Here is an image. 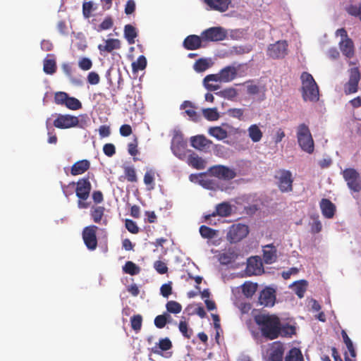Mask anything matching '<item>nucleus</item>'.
I'll return each mask as SVG.
<instances>
[{
    "instance_id": "1",
    "label": "nucleus",
    "mask_w": 361,
    "mask_h": 361,
    "mask_svg": "<svg viewBox=\"0 0 361 361\" xmlns=\"http://www.w3.org/2000/svg\"><path fill=\"white\" fill-rule=\"evenodd\" d=\"M255 322L263 337L274 340L279 336L291 337L295 334V327L289 324H282L274 314L260 313L255 316Z\"/></svg>"
},
{
    "instance_id": "2",
    "label": "nucleus",
    "mask_w": 361,
    "mask_h": 361,
    "mask_svg": "<svg viewBox=\"0 0 361 361\" xmlns=\"http://www.w3.org/2000/svg\"><path fill=\"white\" fill-rule=\"evenodd\" d=\"M300 80L302 97L304 101L317 102L319 99V91L313 76L307 72H302Z\"/></svg>"
},
{
    "instance_id": "3",
    "label": "nucleus",
    "mask_w": 361,
    "mask_h": 361,
    "mask_svg": "<svg viewBox=\"0 0 361 361\" xmlns=\"http://www.w3.org/2000/svg\"><path fill=\"white\" fill-rule=\"evenodd\" d=\"M92 189V185L89 178H82L76 183L75 195L78 198V207L87 209L90 207V202H86L89 198Z\"/></svg>"
},
{
    "instance_id": "4",
    "label": "nucleus",
    "mask_w": 361,
    "mask_h": 361,
    "mask_svg": "<svg viewBox=\"0 0 361 361\" xmlns=\"http://www.w3.org/2000/svg\"><path fill=\"white\" fill-rule=\"evenodd\" d=\"M297 139L299 146L301 149L308 153L312 154L314 149V140L309 129V127L301 123L297 128Z\"/></svg>"
},
{
    "instance_id": "5",
    "label": "nucleus",
    "mask_w": 361,
    "mask_h": 361,
    "mask_svg": "<svg viewBox=\"0 0 361 361\" xmlns=\"http://www.w3.org/2000/svg\"><path fill=\"white\" fill-rule=\"evenodd\" d=\"M249 233V228L243 224L231 225L226 233V239L231 243H236L245 238Z\"/></svg>"
},
{
    "instance_id": "6",
    "label": "nucleus",
    "mask_w": 361,
    "mask_h": 361,
    "mask_svg": "<svg viewBox=\"0 0 361 361\" xmlns=\"http://www.w3.org/2000/svg\"><path fill=\"white\" fill-rule=\"evenodd\" d=\"M275 178L277 180V185L281 192L293 191V178L290 171L279 169L276 172Z\"/></svg>"
},
{
    "instance_id": "7",
    "label": "nucleus",
    "mask_w": 361,
    "mask_h": 361,
    "mask_svg": "<svg viewBox=\"0 0 361 361\" xmlns=\"http://www.w3.org/2000/svg\"><path fill=\"white\" fill-rule=\"evenodd\" d=\"M343 177L346 181L350 190L355 192L361 191V177L360 173L353 168H348L343 170Z\"/></svg>"
},
{
    "instance_id": "8",
    "label": "nucleus",
    "mask_w": 361,
    "mask_h": 361,
    "mask_svg": "<svg viewBox=\"0 0 361 361\" xmlns=\"http://www.w3.org/2000/svg\"><path fill=\"white\" fill-rule=\"evenodd\" d=\"M348 71L349 79L343 85V91L346 95L358 91V84L360 80V72L357 67L352 68Z\"/></svg>"
},
{
    "instance_id": "9",
    "label": "nucleus",
    "mask_w": 361,
    "mask_h": 361,
    "mask_svg": "<svg viewBox=\"0 0 361 361\" xmlns=\"http://www.w3.org/2000/svg\"><path fill=\"white\" fill-rule=\"evenodd\" d=\"M237 76V69L234 66H228L222 68L216 74H210L207 75V80H214L219 82H229L234 80Z\"/></svg>"
},
{
    "instance_id": "10",
    "label": "nucleus",
    "mask_w": 361,
    "mask_h": 361,
    "mask_svg": "<svg viewBox=\"0 0 361 361\" xmlns=\"http://www.w3.org/2000/svg\"><path fill=\"white\" fill-rule=\"evenodd\" d=\"M288 44L286 40L271 44L267 48V55L274 59H283L288 54Z\"/></svg>"
},
{
    "instance_id": "11",
    "label": "nucleus",
    "mask_w": 361,
    "mask_h": 361,
    "mask_svg": "<svg viewBox=\"0 0 361 361\" xmlns=\"http://www.w3.org/2000/svg\"><path fill=\"white\" fill-rule=\"evenodd\" d=\"M209 171L212 176L223 180H230L236 176V173L233 169L224 165L212 166Z\"/></svg>"
},
{
    "instance_id": "12",
    "label": "nucleus",
    "mask_w": 361,
    "mask_h": 361,
    "mask_svg": "<svg viewBox=\"0 0 361 361\" xmlns=\"http://www.w3.org/2000/svg\"><path fill=\"white\" fill-rule=\"evenodd\" d=\"M97 226L92 225L86 226L82 231L84 243L90 250H94L97 247Z\"/></svg>"
},
{
    "instance_id": "13",
    "label": "nucleus",
    "mask_w": 361,
    "mask_h": 361,
    "mask_svg": "<svg viewBox=\"0 0 361 361\" xmlns=\"http://www.w3.org/2000/svg\"><path fill=\"white\" fill-rule=\"evenodd\" d=\"M79 120L77 116L70 114H58L54 121V127L60 129L71 128L78 126Z\"/></svg>"
},
{
    "instance_id": "14",
    "label": "nucleus",
    "mask_w": 361,
    "mask_h": 361,
    "mask_svg": "<svg viewBox=\"0 0 361 361\" xmlns=\"http://www.w3.org/2000/svg\"><path fill=\"white\" fill-rule=\"evenodd\" d=\"M187 142L184 140L183 136L180 133H176L171 140V150L173 153L180 159L185 157V149Z\"/></svg>"
},
{
    "instance_id": "15",
    "label": "nucleus",
    "mask_w": 361,
    "mask_h": 361,
    "mask_svg": "<svg viewBox=\"0 0 361 361\" xmlns=\"http://www.w3.org/2000/svg\"><path fill=\"white\" fill-rule=\"evenodd\" d=\"M226 37V32L221 27H212L202 32L203 41H222Z\"/></svg>"
},
{
    "instance_id": "16",
    "label": "nucleus",
    "mask_w": 361,
    "mask_h": 361,
    "mask_svg": "<svg viewBox=\"0 0 361 361\" xmlns=\"http://www.w3.org/2000/svg\"><path fill=\"white\" fill-rule=\"evenodd\" d=\"M232 212L233 209L231 204L228 202H223L216 205L215 211L211 214H206L204 216V219L205 221L211 224V217H215L216 216L228 217L232 214Z\"/></svg>"
},
{
    "instance_id": "17",
    "label": "nucleus",
    "mask_w": 361,
    "mask_h": 361,
    "mask_svg": "<svg viewBox=\"0 0 361 361\" xmlns=\"http://www.w3.org/2000/svg\"><path fill=\"white\" fill-rule=\"evenodd\" d=\"M263 271V265L261 259L257 257H251L247 259L246 272L249 276L259 275Z\"/></svg>"
},
{
    "instance_id": "18",
    "label": "nucleus",
    "mask_w": 361,
    "mask_h": 361,
    "mask_svg": "<svg viewBox=\"0 0 361 361\" xmlns=\"http://www.w3.org/2000/svg\"><path fill=\"white\" fill-rule=\"evenodd\" d=\"M276 301L275 290L271 288L262 290L259 296V303L264 307L274 306Z\"/></svg>"
},
{
    "instance_id": "19",
    "label": "nucleus",
    "mask_w": 361,
    "mask_h": 361,
    "mask_svg": "<svg viewBox=\"0 0 361 361\" xmlns=\"http://www.w3.org/2000/svg\"><path fill=\"white\" fill-rule=\"evenodd\" d=\"M283 345L280 342H274L270 348L268 361H283Z\"/></svg>"
},
{
    "instance_id": "20",
    "label": "nucleus",
    "mask_w": 361,
    "mask_h": 361,
    "mask_svg": "<svg viewBox=\"0 0 361 361\" xmlns=\"http://www.w3.org/2000/svg\"><path fill=\"white\" fill-rule=\"evenodd\" d=\"M202 35H190L185 37L183 45L187 50H196L202 47Z\"/></svg>"
},
{
    "instance_id": "21",
    "label": "nucleus",
    "mask_w": 361,
    "mask_h": 361,
    "mask_svg": "<svg viewBox=\"0 0 361 361\" xmlns=\"http://www.w3.org/2000/svg\"><path fill=\"white\" fill-rule=\"evenodd\" d=\"M191 146L197 150L203 151L209 147L212 142L206 138L204 135H199L190 137Z\"/></svg>"
},
{
    "instance_id": "22",
    "label": "nucleus",
    "mask_w": 361,
    "mask_h": 361,
    "mask_svg": "<svg viewBox=\"0 0 361 361\" xmlns=\"http://www.w3.org/2000/svg\"><path fill=\"white\" fill-rule=\"evenodd\" d=\"M226 128L231 126L227 123H223L221 126H214L209 128V134L219 140H222L228 137V131Z\"/></svg>"
},
{
    "instance_id": "23",
    "label": "nucleus",
    "mask_w": 361,
    "mask_h": 361,
    "mask_svg": "<svg viewBox=\"0 0 361 361\" xmlns=\"http://www.w3.org/2000/svg\"><path fill=\"white\" fill-rule=\"evenodd\" d=\"M319 206L324 217L331 219L334 216L336 207L329 199H322Z\"/></svg>"
},
{
    "instance_id": "24",
    "label": "nucleus",
    "mask_w": 361,
    "mask_h": 361,
    "mask_svg": "<svg viewBox=\"0 0 361 361\" xmlns=\"http://www.w3.org/2000/svg\"><path fill=\"white\" fill-rule=\"evenodd\" d=\"M90 167V162L87 159H82L76 161L71 169V174L72 176H78L83 174Z\"/></svg>"
},
{
    "instance_id": "25",
    "label": "nucleus",
    "mask_w": 361,
    "mask_h": 361,
    "mask_svg": "<svg viewBox=\"0 0 361 361\" xmlns=\"http://www.w3.org/2000/svg\"><path fill=\"white\" fill-rule=\"evenodd\" d=\"M105 208L102 206H92L90 209V216L93 221L96 224H101L106 225L107 224L106 219H103L104 216Z\"/></svg>"
},
{
    "instance_id": "26",
    "label": "nucleus",
    "mask_w": 361,
    "mask_h": 361,
    "mask_svg": "<svg viewBox=\"0 0 361 361\" xmlns=\"http://www.w3.org/2000/svg\"><path fill=\"white\" fill-rule=\"evenodd\" d=\"M276 248L273 244L267 245L264 247L263 258L266 264H270L274 263L277 258Z\"/></svg>"
},
{
    "instance_id": "27",
    "label": "nucleus",
    "mask_w": 361,
    "mask_h": 361,
    "mask_svg": "<svg viewBox=\"0 0 361 361\" xmlns=\"http://www.w3.org/2000/svg\"><path fill=\"white\" fill-rule=\"evenodd\" d=\"M56 63L54 54H47L43 61V71L48 75H53L56 71Z\"/></svg>"
},
{
    "instance_id": "28",
    "label": "nucleus",
    "mask_w": 361,
    "mask_h": 361,
    "mask_svg": "<svg viewBox=\"0 0 361 361\" xmlns=\"http://www.w3.org/2000/svg\"><path fill=\"white\" fill-rule=\"evenodd\" d=\"M121 48V42L118 39H109L105 40L104 44H99L98 49L100 52L111 53L115 49Z\"/></svg>"
},
{
    "instance_id": "29",
    "label": "nucleus",
    "mask_w": 361,
    "mask_h": 361,
    "mask_svg": "<svg viewBox=\"0 0 361 361\" xmlns=\"http://www.w3.org/2000/svg\"><path fill=\"white\" fill-rule=\"evenodd\" d=\"M204 2L212 10L226 11L231 3L230 0H204Z\"/></svg>"
},
{
    "instance_id": "30",
    "label": "nucleus",
    "mask_w": 361,
    "mask_h": 361,
    "mask_svg": "<svg viewBox=\"0 0 361 361\" xmlns=\"http://www.w3.org/2000/svg\"><path fill=\"white\" fill-rule=\"evenodd\" d=\"M339 48L344 56L347 58H352L354 56V44L353 40L346 39V40H341L339 42Z\"/></svg>"
},
{
    "instance_id": "31",
    "label": "nucleus",
    "mask_w": 361,
    "mask_h": 361,
    "mask_svg": "<svg viewBox=\"0 0 361 361\" xmlns=\"http://www.w3.org/2000/svg\"><path fill=\"white\" fill-rule=\"evenodd\" d=\"M180 109H185V114H186L192 121L197 122L200 120V116L195 110V106L191 102L184 101L180 105Z\"/></svg>"
},
{
    "instance_id": "32",
    "label": "nucleus",
    "mask_w": 361,
    "mask_h": 361,
    "mask_svg": "<svg viewBox=\"0 0 361 361\" xmlns=\"http://www.w3.org/2000/svg\"><path fill=\"white\" fill-rule=\"evenodd\" d=\"M187 162L189 166L197 170L204 169L206 164L205 161L195 152L188 156Z\"/></svg>"
},
{
    "instance_id": "33",
    "label": "nucleus",
    "mask_w": 361,
    "mask_h": 361,
    "mask_svg": "<svg viewBox=\"0 0 361 361\" xmlns=\"http://www.w3.org/2000/svg\"><path fill=\"white\" fill-rule=\"evenodd\" d=\"M248 136L253 142H259L262 137L263 133L257 124H252L247 128Z\"/></svg>"
},
{
    "instance_id": "34",
    "label": "nucleus",
    "mask_w": 361,
    "mask_h": 361,
    "mask_svg": "<svg viewBox=\"0 0 361 361\" xmlns=\"http://www.w3.org/2000/svg\"><path fill=\"white\" fill-rule=\"evenodd\" d=\"M137 33L136 29L131 25L128 24L124 27V37L129 44L135 43V39L137 37Z\"/></svg>"
},
{
    "instance_id": "35",
    "label": "nucleus",
    "mask_w": 361,
    "mask_h": 361,
    "mask_svg": "<svg viewBox=\"0 0 361 361\" xmlns=\"http://www.w3.org/2000/svg\"><path fill=\"white\" fill-rule=\"evenodd\" d=\"M284 361H304L301 350L297 348H291L286 354Z\"/></svg>"
},
{
    "instance_id": "36",
    "label": "nucleus",
    "mask_w": 361,
    "mask_h": 361,
    "mask_svg": "<svg viewBox=\"0 0 361 361\" xmlns=\"http://www.w3.org/2000/svg\"><path fill=\"white\" fill-rule=\"evenodd\" d=\"M237 254L233 250H228L219 255V262L221 264H228L235 261Z\"/></svg>"
},
{
    "instance_id": "37",
    "label": "nucleus",
    "mask_w": 361,
    "mask_h": 361,
    "mask_svg": "<svg viewBox=\"0 0 361 361\" xmlns=\"http://www.w3.org/2000/svg\"><path fill=\"white\" fill-rule=\"evenodd\" d=\"M123 270L125 273L128 274L131 276L138 274L140 271V269L134 262L128 261L126 262L123 267Z\"/></svg>"
},
{
    "instance_id": "38",
    "label": "nucleus",
    "mask_w": 361,
    "mask_h": 361,
    "mask_svg": "<svg viewBox=\"0 0 361 361\" xmlns=\"http://www.w3.org/2000/svg\"><path fill=\"white\" fill-rule=\"evenodd\" d=\"M307 283L305 280H301L296 282L294 285V291L299 298L304 297L305 293L307 290Z\"/></svg>"
},
{
    "instance_id": "39",
    "label": "nucleus",
    "mask_w": 361,
    "mask_h": 361,
    "mask_svg": "<svg viewBox=\"0 0 361 361\" xmlns=\"http://www.w3.org/2000/svg\"><path fill=\"white\" fill-rule=\"evenodd\" d=\"M200 233L204 238L212 239L216 235L217 231L210 227L202 225L200 227Z\"/></svg>"
},
{
    "instance_id": "40",
    "label": "nucleus",
    "mask_w": 361,
    "mask_h": 361,
    "mask_svg": "<svg viewBox=\"0 0 361 361\" xmlns=\"http://www.w3.org/2000/svg\"><path fill=\"white\" fill-rule=\"evenodd\" d=\"M216 94L228 99H233V98L236 97L238 92L235 88L228 87L216 92Z\"/></svg>"
},
{
    "instance_id": "41",
    "label": "nucleus",
    "mask_w": 361,
    "mask_h": 361,
    "mask_svg": "<svg viewBox=\"0 0 361 361\" xmlns=\"http://www.w3.org/2000/svg\"><path fill=\"white\" fill-rule=\"evenodd\" d=\"M144 183L149 190L154 188V172L152 170L147 171L144 176Z\"/></svg>"
},
{
    "instance_id": "42",
    "label": "nucleus",
    "mask_w": 361,
    "mask_h": 361,
    "mask_svg": "<svg viewBox=\"0 0 361 361\" xmlns=\"http://www.w3.org/2000/svg\"><path fill=\"white\" fill-rule=\"evenodd\" d=\"M147 66V59L145 56H140L137 61L132 63V68L134 72L144 70Z\"/></svg>"
},
{
    "instance_id": "43",
    "label": "nucleus",
    "mask_w": 361,
    "mask_h": 361,
    "mask_svg": "<svg viewBox=\"0 0 361 361\" xmlns=\"http://www.w3.org/2000/svg\"><path fill=\"white\" fill-rule=\"evenodd\" d=\"M202 114L208 121H214L219 118V114L216 108L203 109Z\"/></svg>"
},
{
    "instance_id": "44",
    "label": "nucleus",
    "mask_w": 361,
    "mask_h": 361,
    "mask_svg": "<svg viewBox=\"0 0 361 361\" xmlns=\"http://www.w3.org/2000/svg\"><path fill=\"white\" fill-rule=\"evenodd\" d=\"M242 290L246 297H252L257 290V284L245 283L242 286Z\"/></svg>"
},
{
    "instance_id": "45",
    "label": "nucleus",
    "mask_w": 361,
    "mask_h": 361,
    "mask_svg": "<svg viewBox=\"0 0 361 361\" xmlns=\"http://www.w3.org/2000/svg\"><path fill=\"white\" fill-rule=\"evenodd\" d=\"M166 310L173 314H178L182 310V306L180 303L174 300L169 301L166 305Z\"/></svg>"
},
{
    "instance_id": "46",
    "label": "nucleus",
    "mask_w": 361,
    "mask_h": 361,
    "mask_svg": "<svg viewBox=\"0 0 361 361\" xmlns=\"http://www.w3.org/2000/svg\"><path fill=\"white\" fill-rule=\"evenodd\" d=\"M69 95L65 92H57L54 94V102L57 105L65 106Z\"/></svg>"
},
{
    "instance_id": "47",
    "label": "nucleus",
    "mask_w": 361,
    "mask_h": 361,
    "mask_svg": "<svg viewBox=\"0 0 361 361\" xmlns=\"http://www.w3.org/2000/svg\"><path fill=\"white\" fill-rule=\"evenodd\" d=\"M209 63L206 59H200L194 64V69L197 72H203L208 69Z\"/></svg>"
},
{
    "instance_id": "48",
    "label": "nucleus",
    "mask_w": 361,
    "mask_h": 361,
    "mask_svg": "<svg viewBox=\"0 0 361 361\" xmlns=\"http://www.w3.org/2000/svg\"><path fill=\"white\" fill-rule=\"evenodd\" d=\"M124 173L128 181L131 183L137 182V178L135 170L132 166H126L124 168Z\"/></svg>"
},
{
    "instance_id": "49",
    "label": "nucleus",
    "mask_w": 361,
    "mask_h": 361,
    "mask_svg": "<svg viewBox=\"0 0 361 361\" xmlns=\"http://www.w3.org/2000/svg\"><path fill=\"white\" fill-rule=\"evenodd\" d=\"M65 106L71 110H78L82 108V104L78 99L69 96Z\"/></svg>"
},
{
    "instance_id": "50",
    "label": "nucleus",
    "mask_w": 361,
    "mask_h": 361,
    "mask_svg": "<svg viewBox=\"0 0 361 361\" xmlns=\"http://www.w3.org/2000/svg\"><path fill=\"white\" fill-rule=\"evenodd\" d=\"M130 323L132 329L135 331H139L141 329L142 324V317L140 314L133 315L130 318Z\"/></svg>"
},
{
    "instance_id": "51",
    "label": "nucleus",
    "mask_w": 361,
    "mask_h": 361,
    "mask_svg": "<svg viewBox=\"0 0 361 361\" xmlns=\"http://www.w3.org/2000/svg\"><path fill=\"white\" fill-rule=\"evenodd\" d=\"M170 317L168 314L158 315L154 319V325L159 329H162L166 326L168 318Z\"/></svg>"
},
{
    "instance_id": "52",
    "label": "nucleus",
    "mask_w": 361,
    "mask_h": 361,
    "mask_svg": "<svg viewBox=\"0 0 361 361\" xmlns=\"http://www.w3.org/2000/svg\"><path fill=\"white\" fill-rule=\"evenodd\" d=\"M62 69L65 74L70 78V80L76 85H81L82 82L79 79L73 78L72 76V68L69 64L64 63L62 65Z\"/></svg>"
},
{
    "instance_id": "53",
    "label": "nucleus",
    "mask_w": 361,
    "mask_h": 361,
    "mask_svg": "<svg viewBox=\"0 0 361 361\" xmlns=\"http://www.w3.org/2000/svg\"><path fill=\"white\" fill-rule=\"evenodd\" d=\"M114 25V20L111 16H107L104 18V20L101 23V24L98 26L97 31L101 32L102 30H106L111 29Z\"/></svg>"
},
{
    "instance_id": "54",
    "label": "nucleus",
    "mask_w": 361,
    "mask_h": 361,
    "mask_svg": "<svg viewBox=\"0 0 361 361\" xmlns=\"http://www.w3.org/2000/svg\"><path fill=\"white\" fill-rule=\"evenodd\" d=\"M125 226L126 229L133 234H137L139 232V228L137 224L131 219H126Z\"/></svg>"
},
{
    "instance_id": "55",
    "label": "nucleus",
    "mask_w": 361,
    "mask_h": 361,
    "mask_svg": "<svg viewBox=\"0 0 361 361\" xmlns=\"http://www.w3.org/2000/svg\"><path fill=\"white\" fill-rule=\"evenodd\" d=\"M228 115L233 118L239 119L240 121L243 119L244 109L241 108H233L228 111Z\"/></svg>"
},
{
    "instance_id": "56",
    "label": "nucleus",
    "mask_w": 361,
    "mask_h": 361,
    "mask_svg": "<svg viewBox=\"0 0 361 361\" xmlns=\"http://www.w3.org/2000/svg\"><path fill=\"white\" fill-rule=\"evenodd\" d=\"M346 11L350 16L358 17L360 19L361 17V8L356 5H350L346 8Z\"/></svg>"
},
{
    "instance_id": "57",
    "label": "nucleus",
    "mask_w": 361,
    "mask_h": 361,
    "mask_svg": "<svg viewBox=\"0 0 361 361\" xmlns=\"http://www.w3.org/2000/svg\"><path fill=\"white\" fill-rule=\"evenodd\" d=\"M155 270L160 274H164L168 271V267L165 262L162 261H156L154 264Z\"/></svg>"
},
{
    "instance_id": "58",
    "label": "nucleus",
    "mask_w": 361,
    "mask_h": 361,
    "mask_svg": "<svg viewBox=\"0 0 361 361\" xmlns=\"http://www.w3.org/2000/svg\"><path fill=\"white\" fill-rule=\"evenodd\" d=\"M207 75L203 80L204 86L209 91H215L220 88V85L218 84H214L211 82H216L214 80H207Z\"/></svg>"
},
{
    "instance_id": "59",
    "label": "nucleus",
    "mask_w": 361,
    "mask_h": 361,
    "mask_svg": "<svg viewBox=\"0 0 361 361\" xmlns=\"http://www.w3.org/2000/svg\"><path fill=\"white\" fill-rule=\"evenodd\" d=\"M158 345L159 348L162 351L169 350L172 348V343L168 338L160 339Z\"/></svg>"
},
{
    "instance_id": "60",
    "label": "nucleus",
    "mask_w": 361,
    "mask_h": 361,
    "mask_svg": "<svg viewBox=\"0 0 361 361\" xmlns=\"http://www.w3.org/2000/svg\"><path fill=\"white\" fill-rule=\"evenodd\" d=\"M79 67L83 71H88L92 66V61L86 57L82 58L78 62Z\"/></svg>"
},
{
    "instance_id": "61",
    "label": "nucleus",
    "mask_w": 361,
    "mask_h": 361,
    "mask_svg": "<svg viewBox=\"0 0 361 361\" xmlns=\"http://www.w3.org/2000/svg\"><path fill=\"white\" fill-rule=\"evenodd\" d=\"M103 152L106 156L111 157L116 154V147L114 144L106 143L103 146Z\"/></svg>"
},
{
    "instance_id": "62",
    "label": "nucleus",
    "mask_w": 361,
    "mask_h": 361,
    "mask_svg": "<svg viewBox=\"0 0 361 361\" xmlns=\"http://www.w3.org/2000/svg\"><path fill=\"white\" fill-rule=\"evenodd\" d=\"M171 282L164 283L161 286L160 291L161 294L164 298H168L172 293Z\"/></svg>"
},
{
    "instance_id": "63",
    "label": "nucleus",
    "mask_w": 361,
    "mask_h": 361,
    "mask_svg": "<svg viewBox=\"0 0 361 361\" xmlns=\"http://www.w3.org/2000/svg\"><path fill=\"white\" fill-rule=\"evenodd\" d=\"M93 8L92 1L85 2L82 5V13L85 17L89 18L91 15Z\"/></svg>"
},
{
    "instance_id": "64",
    "label": "nucleus",
    "mask_w": 361,
    "mask_h": 361,
    "mask_svg": "<svg viewBox=\"0 0 361 361\" xmlns=\"http://www.w3.org/2000/svg\"><path fill=\"white\" fill-rule=\"evenodd\" d=\"M87 81L91 85H97L100 81V77L96 72H90L87 75Z\"/></svg>"
}]
</instances>
